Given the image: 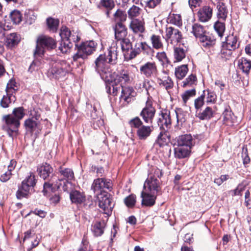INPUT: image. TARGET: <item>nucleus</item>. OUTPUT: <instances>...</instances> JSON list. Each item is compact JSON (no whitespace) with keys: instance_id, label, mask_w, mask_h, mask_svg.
Returning <instances> with one entry per match:
<instances>
[{"instance_id":"14","label":"nucleus","mask_w":251,"mask_h":251,"mask_svg":"<svg viewBox=\"0 0 251 251\" xmlns=\"http://www.w3.org/2000/svg\"><path fill=\"white\" fill-rule=\"evenodd\" d=\"M140 71L141 74L147 78L156 77L159 74L157 65L154 62H147L140 67Z\"/></svg>"},{"instance_id":"31","label":"nucleus","mask_w":251,"mask_h":251,"mask_svg":"<svg viewBox=\"0 0 251 251\" xmlns=\"http://www.w3.org/2000/svg\"><path fill=\"white\" fill-rule=\"evenodd\" d=\"M202 46L209 48L213 46L216 42L215 37L209 33H206L204 36L201 37L199 40Z\"/></svg>"},{"instance_id":"60","label":"nucleus","mask_w":251,"mask_h":251,"mask_svg":"<svg viewBox=\"0 0 251 251\" xmlns=\"http://www.w3.org/2000/svg\"><path fill=\"white\" fill-rule=\"evenodd\" d=\"M16 82L13 80H10L7 83L6 92L8 94L12 95V94L16 90Z\"/></svg>"},{"instance_id":"47","label":"nucleus","mask_w":251,"mask_h":251,"mask_svg":"<svg viewBox=\"0 0 251 251\" xmlns=\"http://www.w3.org/2000/svg\"><path fill=\"white\" fill-rule=\"evenodd\" d=\"M59 172L61 176H63L65 178L68 180H72L74 178V172L71 169L69 168H63L60 167Z\"/></svg>"},{"instance_id":"56","label":"nucleus","mask_w":251,"mask_h":251,"mask_svg":"<svg viewBox=\"0 0 251 251\" xmlns=\"http://www.w3.org/2000/svg\"><path fill=\"white\" fill-rule=\"evenodd\" d=\"M72 32L66 26H63L60 29L59 35L61 38V40H69L72 34Z\"/></svg>"},{"instance_id":"61","label":"nucleus","mask_w":251,"mask_h":251,"mask_svg":"<svg viewBox=\"0 0 251 251\" xmlns=\"http://www.w3.org/2000/svg\"><path fill=\"white\" fill-rule=\"evenodd\" d=\"M156 58L159 60V61L163 63H170L168 58L167 56L166 53L164 51L159 52L156 54Z\"/></svg>"},{"instance_id":"9","label":"nucleus","mask_w":251,"mask_h":251,"mask_svg":"<svg viewBox=\"0 0 251 251\" xmlns=\"http://www.w3.org/2000/svg\"><path fill=\"white\" fill-rule=\"evenodd\" d=\"M112 187V182L110 179L105 178H98L95 179L92 183L91 189L96 195L101 194L104 189L109 191Z\"/></svg>"},{"instance_id":"24","label":"nucleus","mask_w":251,"mask_h":251,"mask_svg":"<svg viewBox=\"0 0 251 251\" xmlns=\"http://www.w3.org/2000/svg\"><path fill=\"white\" fill-rule=\"evenodd\" d=\"M115 37L117 40L125 38L127 35V29L122 23H117L114 27Z\"/></svg>"},{"instance_id":"42","label":"nucleus","mask_w":251,"mask_h":251,"mask_svg":"<svg viewBox=\"0 0 251 251\" xmlns=\"http://www.w3.org/2000/svg\"><path fill=\"white\" fill-rule=\"evenodd\" d=\"M47 24L50 30L53 32H55L57 30L59 21L57 19L49 18L47 19Z\"/></svg>"},{"instance_id":"27","label":"nucleus","mask_w":251,"mask_h":251,"mask_svg":"<svg viewBox=\"0 0 251 251\" xmlns=\"http://www.w3.org/2000/svg\"><path fill=\"white\" fill-rule=\"evenodd\" d=\"M238 40V38L236 35L229 34L226 37V41L224 43V44L235 50L239 47L240 44Z\"/></svg>"},{"instance_id":"54","label":"nucleus","mask_w":251,"mask_h":251,"mask_svg":"<svg viewBox=\"0 0 251 251\" xmlns=\"http://www.w3.org/2000/svg\"><path fill=\"white\" fill-rule=\"evenodd\" d=\"M214 28L218 35L222 37L225 30V25L223 22L217 21L214 25Z\"/></svg>"},{"instance_id":"26","label":"nucleus","mask_w":251,"mask_h":251,"mask_svg":"<svg viewBox=\"0 0 251 251\" xmlns=\"http://www.w3.org/2000/svg\"><path fill=\"white\" fill-rule=\"evenodd\" d=\"M37 171L40 176L45 179L52 172L53 169L50 164L45 163L38 167Z\"/></svg>"},{"instance_id":"18","label":"nucleus","mask_w":251,"mask_h":251,"mask_svg":"<svg viewBox=\"0 0 251 251\" xmlns=\"http://www.w3.org/2000/svg\"><path fill=\"white\" fill-rule=\"evenodd\" d=\"M175 145L191 149L194 145V142L193 137L190 134H184L179 136L176 138Z\"/></svg>"},{"instance_id":"29","label":"nucleus","mask_w":251,"mask_h":251,"mask_svg":"<svg viewBox=\"0 0 251 251\" xmlns=\"http://www.w3.org/2000/svg\"><path fill=\"white\" fill-rule=\"evenodd\" d=\"M196 116L201 120H208L214 116V111L209 106H207L202 111L196 112Z\"/></svg>"},{"instance_id":"15","label":"nucleus","mask_w":251,"mask_h":251,"mask_svg":"<svg viewBox=\"0 0 251 251\" xmlns=\"http://www.w3.org/2000/svg\"><path fill=\"white\" fill-rule=\"evenodd\" d=\"M98 199L99 207L103 210L104 213L110 215L113 207L110 195L108 194L101 195Z\"/></svg>"},{"instance_id":"40","label":"nucleus","mask_w":251,"mask_h":251,"mask_svg":"<svg viewBox=\"0 0 251 251\" xmlns=\"http://www.w3.org/2000/svg\"><path fill=\"white\" fill-rule=\"evenodd\" d=\"M188 69L187 65H182L176 68L175 75L177 78L183 79L187 74Z\"/></svg>"},{"instance_id":"52","label":"nucleus","mask_w":251,"mask_h":251,"mask_svg":"<svg viewBox=\"0 0 251 251\" xmlns=\"http://www.w3.org/2000/svg\"><path fill=\"white\" fill-rule=\"evenodd\" d=\"M170 23L177 26L182 25L181 17L179 14H172L169 15Z\"/></svg>"},{"instance_id":"46","label":"nucleus","mask_w":251,"mask_h":251,"mask_svg":"<svg viewBox=\"0 0 251 251\" xmlns=\"http://www.w3.org/2000/svg\"><path fill=\"white\" fill-rule=\"evenodd\" d=\"M15 100V98L12 95L8 94L6 93V95H4L2 100L0 101V105L3 108H7L9 106V104L11 101H14Z\"/></svg>"},{"instance_id":"28","label":"nucleus","mask_w":251,"mask_h":251,"mask_svg":"<svg viewBox=\"0 0 251 251\" xmlns=\"http://www.w3.org/2000/svg\"><path fill=\"white\" fill-rule=\"evenodd\" d=\"M20 40V35L16 33H12L7 36L5 44L9 48H12L17 45Z\"/></svg>"},{"instance_id":"11","label":"nucleus","mask_w":251,"mask_h":251,"mask_svg":"<svg viewBox=\"0 0 251 251\" xmlns=\"http://www.w3.org/2000/svg\"><path fill=\"white\" fill-rule=\"evenodd\" d=\"M161 182L153 176H148L143 186V190L157 195L161 192Z\"/></svg>"},{"instance_id":"32","label":"nucleus","mask_w":251,"mask_h":251,"mask_svg":"<svg viewBox=\"0 0 251 251\" xmlns=\"http://www.w3.org/2000/svg\"><path fill=\"white\" fill-rule=\"evenodd\" d=\"M238 67L243 72L248 74L251 69V61L246 58L242 57L238 61Z\"/></svg>"},{"instance_id":"3","label":"nucleus","mask_w":251,"mask_h":251,"mask_svg":"<svg viewBox=\"0 0 251 251\" xmlns=\"http://www.w3.org/2000/svg\"><path fill=\"white\" fill-rule=\"evenodd\" d=\"M55 41L51 37L46 35L39 36L36 41V47L34 55L35 57L41 56L44 54L45 49H53L56 47Z\"/></svg>"},{"instance_id":"49","label":"nucleus","mask_w":251,"mask_h":251,"mask_svg":"<svg viewBox=\"0 0 251 251\" xmlns=\"http://www.w3.org/2000/svg\"><path fill=\"white\" fill-rule=\"evenodd\" d=\"M10 115H13L14 118L20 121L25 116L24 109L23 107L15 108Z\"/></svg>"},{"instance_id":"22","label":"nucleus","mask_w":251,"mask_h":251,"mask_svg":"<svg viewBox=\"0 0 251 251\" xmlns=\"http://www.w3.org/2000/svg\"><path fill=\"white\" fill-rule=\"evenodd\" d=\"M199 19L202 22L209 21L212 15V9L209 6H204L200 9L198 13Z\"/></svg>"},{"instance_id":"62","label":"nucleus","mask_w":251,"mask_h":251,"mask_svg":"<svg viewBox=\"0 0 251 251\" xmlns=\"http://www.w3.org/2000/svg\"><path fill=\"white\" fill-rule=\"evenodd\" d=\"M207 95L206 97V102L207 103H214L216 101L217 96L213 92L207 90Z\"/></svg>"},{"instance_id":"17","label":"nucleus","mask_w":251,"mask_h":251,"mask_svg":"<svg viewBox=\"0 0 251 251\" xmlns=\"http://www.w3.org/2000/svg\"><path fill=\"white\" fill-rule=\"evenodd\" d=\"M160 129H165L170 127L171 125V119L169 111L162 112L159 115L157 121Z\"/></svg>"},{"instance_id":"7","label":"nucleus","mask_w":251,"mask_h":251,"mask_svg":"<svg viewBox=\"0 0 251 251\" xmlns=\"http://www.w3.org/2000/svg\"><path fill=\"white\" fill-rule=\"evenodd\" d=\"M97 44L93 41H87L82 44L77 52L73 56V60L77 61L80 59L84 60L87 56L92 54L96 50Z\"/></svg>"},{"instance_id":"20","label":"nucleus","mask_w":251,"mask_h":251,"mask_svg":"<svg viewBox=\"0 0 251 251\" xmlns=\"http://www.w3.org/2000/svg\"><path fill=\"white\" fill-rule=\"evenodd\" d=\"M105 82L106 83V91L108 94L115 96L122 90L123 86L121 84H118L113 80L111 81Z\"/></svg>"},{"instance_id":"57","label":"nucleus","mask_w":251,"mask_h":251,"mask_svg":"<svg viewBox=\"0 0 251 251\" xmlns=\"http://www.w3.org/2000/svg\"><path fill=\"white\" fill-rule=\"evenodd\" d=\"M136 196L133 194H131L128 197H126L124 201L126 205L128 207H133L136 203Z\"/></svg>"},{"instance_id":"48","label":"nucleus","mask_w":251,"mask_h":251,"mask_svg":"<svg viewBox=\"0 0 251 251\" xmlns=\"http://www.w3.org/2000/svg\"><path fill=\"white\" fill-rule=\"evenodd\" d=\"M10 18L14 24L17 25L22 20V15L21 12L17 10H13L10 13Z\"/></svg>"},{"instance_id":"23","label":"nucleus","mask_w":251,"mask_h":251,"mask_svg":"<svg viewBox=\"0 0 251 251\" xmlns=\"http://www.w3.org/2000/svg\"><path fill=\"white\" fill-rule=\"evenodd\" d=\"M174 149L175 156L178 159H182L189 156L191 152V149L188 147L175 145Z\"/></svg>"},{"instance_id":"13","label":"nucleus","mask_w":251,"mask_h":251,"mask_svg":"<svg viewBox=\"0 0 251 251\" xmlns=\"http://www.w3.org/2000/svg\"><path fill=\"white\" fill-rule=\"evenodd\" d=\"M157 83L160 87H163L168 91L172 88L174 83L168 75L167 71L162 70V72L157 75L156 77Z\"/></svg>"},{"instance_id":"10","label":"nucleus","mask_w":251,"mask_h":251,"mask_svg":"<svg viewBox=\"0 0 251 251\" xmlns=\"http://www.w3.org/2000/svg\"><path fill=\"white\" fill-rule=\"evenodd\" d=\"M181 39V32L178 29L172 26L166 27L165 39L168 44L175 46L180 41Z\"/></svg>"},{"instance_id":"58","label":"nucleus","mask_w":251,"mask_h":251,"mask_svg":"<svg viewBox=\"0 0 251 251\" xmlns=\"http://www.w3.org/2000/svg\"><path fill=\"white\" fill-rule=\"evenodd\" d=\"M204 95H202L194 100V106L196 110V112H198L199 110L201 109L203 105L204 102Z\"/></svg>"},{"instance_id":"21","label":"nucleus","mask_w":251,"mask_h":251,"mask_svg":"<svg viewBox=\"0 0 251 251\" xmlns=\"http://www.w3.org/2000/svg\"><path fill=\"white\" fill-rule=\"evenodd\" d=\"M156 194H151L149 192L143 190L141 193L142 198V204L147 206H151L155 204Z\"/></svg>"},{"instance_id":"64","label":"nucleus","mask_w":251,"mask_h":251,"mask_svg":"<svg viewBox=\"0 0 251 251\" xmlns=\"http://www.w3.org/2000/svg\"><path fill=\"white\" fill-rule=\"evenodd\" d=\"M92 250L89 245L88 241L84 237L82 241V246L78 251H91Z\"/></svg>"},{"instance_id":"55","label":"nucleus","mask_w":251,"mask_h":251,"mask_svg":"<svg viewBox=\"0 0 251 251\" xmlns=\"http://www.w3.org/2000/svg\"><path fill=\"white\" fill-rule=\"evenodd\" d=\"M196 94V91L195 89L186 91L184 93L181 95V97L183 101L186 103L188 100L191 97L195 96Z\"/></svg>"},{"instance_id":"51","label":"nucleus","mask_w":251,"mask_h":251,"mask_svg":"<svg viewBox=\"0 0 251 251\" xmlns=\"http://www.w3.org/2000/svg\"><path fill=\"white\" fill-rule=\"evenodd\" d=\"M141 9L136 5H133L128 10V15L129 18L132 19L139 16L140 14Z\"/></svg>"},{"instance_id":"35","label":"nucleus","mask_w":251,"mask_h":251,"mask_svg":"<svg viewBox=\"0 0 251 251\" xmlns=\"http://www.w3.org/2000/svg\"><path fill=\"white\" fill-rule=\"evenodd\" d=\"M192 32L199 40L201 39V37L204 36L206 33L203 26L199 24H195L193 25Z\"/></svg>"},{"instance_id":"16","label":"nucleus","mask_w":251,"mask_h":251,"mask_svg":"<svg viewBox=\"0 0 251 251\" xmlns=\"http://www.w3.org/2000/svg\"><path fill=\"white\" fill-rule=\"evenodd\" d=\"M65 181L64 179H59L55 176H52L49 182H45L43 192L45 194L50 191L54 192L60 188L61 182L64 184Z\"/></svg>"},{"instance_id":"34","label":"nucleus","mask_w":251,"mask_h":251,"mask_svg":"<svg viewBox=\"0 0 251 251\" xmlns=\"http://www.w3.org/2000/svg\"><path fill=\"white\" fill-rule=\"evenodd\" d=\"M105 223L104 221L96 222L92 228V230L95 236H100L104 232Z\"/></svg>"},{"instance_id":"41","label":"nucleus","mask_w":251,"mask_h":251,"mask_svg":"<svg viewBox=\"0 0 251 251\" xmlns=\"http://www.w3.org/2000/svg\"><path fill=\"white\" fill-rule=\"evenodd\" d=\"M100 6L105 8L107 10L106 14L108 17H110V10L115 6L113 0H100Z\"/></svg>"},{"instance_id":"53","label":"nucleus","mask_w":251,"mask_h":251,"mask_svg":"<svg viewBox=\"0 0 251 251\" xmlns=\"http://www.w3.org/2000/svg\"><path fill=\"white\" fill-rule=\"evenodd\" d=\"M232 114L231 112L228 110H226L223 113L224 123L227 126H231L234 123Z\"/></svg>"},{"instance_id":"8","label":"nucleus","mask_w":251,"mask_h":251,"mask_svg":"<svg viewBox=\"0 0 251 251\" xmlns=\"http://www.w3.org/2000/svg\"><path fill=\"white\" fill-rule=\"evenodd\" d=\"M40 114L35 110L31 111L30 117L25 120L24 126L26 130L31 133L38 132L41 129L40 121Z\"/></svg>"},{"instance_id":"45","label":"nucleus","mask_w":251,"mask_h":251,"mask_svg":"<svg viewBox=\"0 0 251 251\" xmlns=\"http://www.w3.org/2000/svg\"><path fill=\"white\" fill-rule=\"evenodd\" d=\"M73 47V44L69 40H61L60 46L58 47L59 50L62 53L67 52Z\"/></svg>"},{"instance_id":"5","label":"nucleus","mask_w":251,"mask_h":251,"mask_svg":"<svg viewBox=\"0 0 251 251\" xmlns=\"http://www.w3.org/2000/svg\"><path fill=\"white\" fill-rule=\"evenodd\" d=\"M2 121L4 122L2 126L3 130L5 131L10 137L17 136L20 122L14 118L13 115L10 114L3 116Z\"/></svg>"},{"instance_id":"50","label":"nucleus","mask_w":251,"mask_h":251,"mask_svg":"<svg viewBox=\"0 0 251 251\" xmlns=\"http://www.w3.org/2000/svg\"><path fill=\"white\" fill-rule=\"evenodd\" d=\"M141 42L136 43L134 48L130 51L128 58L130 59L135 58L138 54H139L142 52L141 50Z\"/></svg>"},{"instance_id":"6","label":"nucleus","mask_w":251,"mask_h":251,"mask_svg":"<svg viewBox=\"0 0 251 251\" xmlns=\"http://www.w3.org/2000/svg\"><path fill=\"white\" fill-rule=\"evenodd\" d=\"M70 71V66L65 61L55 62L52 63L49 70L48 75L51 78H59L65 75Z\"/></svg>"},{"instance_id":"44","label":"nucleus","mask_w":251,"mask_h":251,"mask_svg":"<svg viewBox=\"0 0 251 251\" xmlns=\"http://www.w3.org/2000/svg\"><path fill=\"white\" fill-rule=\"evenodd\" d=\"M233 51H234L233 50L229 48L227 46H226L223 44L221 50V57L225 59L226 60L229 59L232 56Z\"/></svg>"},{"instance_id":"30","label":"nucleus","mask_w":251,"mask_h":251,"mask_svg":"<svg viewBox=\"0 0 251 251\" xmlns=\"http://www.w3.org/2000/svg\"><path fill=\"white\" fill-rule=\"evenodd\" d=\"M130 28L134 33H143L145 31V27L142 21L138 19L132 20L129 25Z\"/></svg>"},{"instance_id":"38","label":"nucleus","mask_w":251,"mask_h":251,"mask_svg":"<svg viewBox=\"0 0 251 251\" xmlns=\"http://www.w3.org/2000/svg\"><path fill=\"white\" fill-rule=\"evenodd\" d=\"M70 199L72 202L75 203H81L85 201V197L82 194L77 191H72L70 195Z\"/></svg>"},{"instance_id":"2","label":"nucleus","mask_w":251,"mask_h":251,"mask_svg":"<svg viewBox=\"0 0 251 251\" xmlns=\"http://www.w3.org/2000/svg\"><path fill=\"white\" fill-rule=\"evenodd\" d=\"M36 183L35 175L33 173L30 172L25 179L22 182L21 185L19 187L16 192V197L21 199L26 197L33 190Z\"/></svg>"},{"instance_id":"25","label":"nucleus","mask_w":251,"mask_h":251,"mask_svg":"<svg viewBox=\"0 0 251 251\" xmlns=\"http://www.w3.org/2000/svg\"><path fill=\"white\" fill-rule=\"evenodd\" d=\"M217 8L218 9L217 17L219 20L225 21L228 14V10L225 3L221 0L217 2Z\"/></svg>"},{"instance_id":"59","label":"nucleus","mask_w":251,"mask_h":251,"mask_svg":"<svg viewBox=\"0 0 251 251\" xmlns=\"http://www.w3.org/2000/svg\"><path fill=\"white\" fill-rule=\"evenodd\" d=\"M197 81V77L195 75L191 74L183 81L182 86L185 87L187 86H191L195 84Z\"/></svg>"},{"instance_id":"43","label":"nucleus","mask_w":251,"mask_h":251,"mask_svg":"<svg viewBox=\"0 0 251 251\" xmlns=\"http://www.w3.org/2000/svg\"><path fill=\"white\" fill-rule=\"evenodd\" d=\"M113 19L117 23L124 22L126 19V14L125 11L118 9L113 15Z\"/></svg>"},{"instance_id":"39","label":"nucleus","mask_w":251,"mask_h":251,"mask_svg":"<svg viewBox=\"0 0 251 251\" xmlns=\"http://www.w3.org/2000/svg\"><path fill=\"white\" fill-rule=\"evenodd\" d=\"M112 73L115 75L113 80L118 84H120V83H121V84L123 83H126L130 80L129 75L126 73H122L120 75H118L115 72H112Z\"/></svg>"},{"instance_id":"1","label":"nucleus","mask_w":251,"mask_h":251,"mask_svg":"<svg viewBox=\"0 0 251 251\" xmlns=\"http://www.w3.org/2000/svg\"><path fill=\"white\" fill-rule=\"evenodd\" d=\"M117 62V51L113 47L110 48L107 53L100 54L95 61V69L104 81H111L115 75L109 66Z\"/></svg>"},{"instance_id":"12","label":"nucleus","mask_w":251,"mask_h":251,"mask_svg":"<svg viewBox=\"0 0 251 251\" xmlns=\"http://www.w3.org/2000/svg\"><path fill=\"white\" fill-rule=\"evenodd\" d=\"M156 110L152 106V102L149 99L146 101V105L140 113V116L147 124H152Z\"/></svg>"},{"instance_id":"19","label":"nucleus","mask_w":251,"mask_h":251,"mask_svg":"<svg viewBox=\"0 0 251 251\" xmlns=\"http://www.w3.org/2000/svg\"><path fill=\"white\" fill-rule=\"evenodd\" d=\"M136 95V93L132 87L125 86L122 87L120 99L125 102H131Z\"/></svg>"},{"instance_id":"63","label":"nucleus","mask_w":251,"mask_h":251,"mask_svg":"<svg viewBox=\"0 0 251 251\" xmlns=\"http://www.w3.org/2000/svg\"><path fill=\"white\" fill-rule=\"evenodd\" d=\"M141 43L142 46V52H143V53L145 54H150L152 52V49L150 46H149L146 42Z\"/></svg>"},{"instance_id":"37","label":"nucleus","mask_w":251,"mask_h":251,"mask_svg":"<svg viewBox=\"0 0 251 251\" xmlns=\"http://www.w3.org/2000/svg\"><path fill=\"white\" fill-rule=\"evenodd\" d=\"M187 50L181 47H175L174 49V56L176 62H180L186 56Z\"/></svg>"},{"instance_id":"36","label":"nucleus","mask_w":251,"mask_h":251,"mask_svg":"<svg viewBox=\"0 0 251 251\" xmlns=\"http://www.w3.org/2000/svg\"><path fill=\"white\" fill-rule=\"evenodd\" d=\"M150 40L153 48L159 50L163 48V44L159 35L154 34L151 35Z\"/></svg>"},{"instance_id":"33","label":"nucleus","mask_w":251,"mask_h":251,"mask_svg":"<svg viewBox=\"0 0 251 251\" xmlns=\"http://www.w3.org/2000/svg\"><path fill=\"white\" fill-rule=\"evenodd\" d=\"M120 41H121V48L124 55L128 58L130 51H131L132 49V44L130 40L128 39L125 38L123 39L120 40Z\"/></svg>"},{"instance_id":"4","label":"nucleus","mask_w":251,"mask_h":251,"mask_svg":"<svg viewBox=\"0 0 251 251\" xmlns=\"http://www.w3.org/2000/svg\"><path fill=\"white\" fill-rule=\"evenodd\" d=\"M129 124L131 127L137 128V135L140 140H145L149 137L153 131L152 126L143 125V122L138 117L131 119Z\"/></svg>"}]
</instances>
